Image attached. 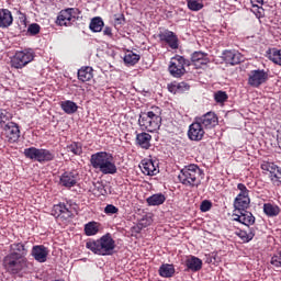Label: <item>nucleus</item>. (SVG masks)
Instances as JSON below:
<instances>
[{
	"label": "nucleus",
	"mask_w": 281,
	"mask_h": 281,
	"mask_svg": "<svg viewBox=\"0 0 281 281\" xmlns=\"http://www.w3.org/2000/svg\"><path fill=\"white\" fill-rule=\"evenodd\" d=\"M86 249L97 256H113L115 251V239L111 234H105L99 239H90L86 243Z\"/></svg>",
	"instance_id": "nucleus-2"
},
{
	"label": "nucleus",
	"mask_w": 281,
	"mask_h": 281,
	"mask_svg": "<svg viewBox=\"0 0 281 281\" xmlns=\"http://www.w3.org/2000/svg\"><path fill=\"white\" fill-rule=\"evenodd\" d=\"M2 128H3L4 135L9 139V142H16V139H19V137H21V131L19 130V125H16V123H14V122L8 123Z\"/></svg>",
	"instance_id": "nucleus-17"
},
{
	"label": "nucleus",
	"mask_w": 281,
	"mask_h": 281,
	"mask_svg": "<svg viewBox=\"0 0 281 281\" xmlns=\"http://www.w3.org/2000/svg\"><path fill=\"white\" fill-rule=\"evenodd\" d=\"M178 179L187 188H199L203 179V170L196 165H189L181 169Z\"/></svg>",
	"instance_id": "nucleus-5"
},
{
	"label": "nucleus",
	"mask_w": 281,
	"mask_h": 281,
	"mask_svg": "<svg viewBox=\"0 0 281 281\" xmlns=\"http://www.w3.org/2000/svg\"><path fill=\"white\" fill-rule=\"evenodd\" d=\"M169 74H171L173 78H181V76L186 74V58L179 55L171 58Z\"/></svg>",
	"instance_id": "nucleus-10"
},
{
	"label": "nucleus",
	"mask_w": 281,
	"mask_h": 281,
	"mask_svg": "<svg viewBox=\"0 0 281 281\" xmlns=\"http://www.w3.org/2000/svg\"><path fill=\"white\" fill-rule=\"evenodd\" d=\"M24 157L38 164H47V161H54L56 156L49 149L29 147L24 149Z\"/></svg>",
	"instance_id": "nucleus-6"
},
{
	"label": "nucleus",
	"mask_w": 281,
	"mask_h": 281,
	"mask_svg": "<svg viewBox=\"0 0 281 281\" xmlns=\"http://www.w3.org/2000/svg\"><path fill=\"white\" fill-rule=\"evenodd\" d=\"M79 16L80 10L77 8H68L59 12L56 19V23L60 26L69 27V25H74V23H76Z\"/></svg>",
	"instance_id": "nucleus-7"
},
{
	"label": "nucleus",
	"mask_w": 281,
	"mask_h": 281,
	"mask_svg": "<svg viewBox=\"0 0 281 281\" xmlns=\"http://www.w3.org/2000/svg\"><path fill=\"white\" fill-rule=\"evenodd\" d=\"M10 120H12V114L5 110H0V128L8 126V124H10Z\"/></svg>",
	"instance_id": "nucleus-35"
},
{
	"label": "nucleus",
	"mask_w": 281,
	"mask_h": 281,
	"mask_svg": "<svg viewBox=\"0 0 281 281\" xmlns=\"http://www.w3.org/2000/svg\"><path fill=\"white\" fill-rule=\"evenodd\" d=\"M268 58H269V60L274 63V65L281 66V48L280 49H278V48L269 49Z\"/></svg>",
	"instance_id": "nucleus-33"
},
{
	"label": "nucleus",
	"mask_w": 281,
	"mask_h": 281,
	"mask_svg": "<svg viewBox=\"0 0 281 281\" xmlns=\"http://www.w3.org/2000/svg\"><path fill=\"white\" fill-rule=\"evenodd\" d=\"M27 32L31 36H36V34H38L41 32V25L33 23V24L29 25Z\"/></svg>",
	"instance_id": "nucleus-41"
},
{
	"label": "nucleus",
	"mask_w": 281,
	"mask_h": 281,
	"mask_svg": "<svg viewBox=\"0 0 281 281\" xmlns=\"http://www.w3.org/2000/svg\"><path fill=\"white\" fill-rule=\"evenodd\" d=\"M249 203H251L249 196L237 195L234 202V212H241L247 210V207H249Z\"/></svg>",
	"instance_id": "nucleus-24"
},
{
	"label": "nucleus",
	"mask_w": 281,
	"mask_h": 281,
	"mask_svg": "<svg viewBox=\"0 0 281 281\" xmlns=\"http://www.w3.org/2000/svg\"><path fill=\"white\" fill-rule=\"evenodd\" d=\"M223 59L228 65H239V63H243V54H240L238 50H225L223 53Z\"/></svg>",
	"instance_id": "nucleus-19"
},
{
	"label": "nucleus",
	"mask_w": 281,
	"mask_h": 281,
	"mask_svg": "<svg viewBox=\"0 0 281 281\" xmlns=\"http://www.w3.org/2000/svg\"><path fill=\"white\" fill-rule=\"evenodd\" d=\"M272 183H281V169L280 167L276 166L269 175Z\"/></svg>",
	"instance_id": "nucleus-37"
},
{
	"label": "nucleus",
	"mask_w": 281,
	"mask_h": 281,
	"mask_svg": "<svg viewBox=\"0 0 281 281\" xmlns=\"http://www.w3.org/2000/svg\"><path fill=\"white\" fill-rule=\"evenodd\" d=\"M67 153L72 155H80L82 153V145L80 143H71L66 147Z\"/></svg>",
	"instance_id": "nucleus-38"
},
{
	"label": "nucleus",
	"mask_w": 281,
	"mask_h": 281,
	"mask_svg": "<svg viewBox=\"0 0 281 281\" xmlns=\"http://www.w3.org/2000/svg\"><path fill=\"white\" fill-rule=\"evenodd\" d=\"M214 100H215V102L223 104V102H227V93L224 91H217L214 94Z\"/></svg>",
	"instance_id": "nucleus-39"
},
{
	"label": "nucleus",
	"mask_w": 281,
	"mask_h": 281,
	"mask_svg": "<svg viewBox=\"0 0 281 281\" xmlns=\"http://www.w3.org/2000/svg\"><path fill=\"white\" fill-rule=\"evenodd\" d=\"M158 37L160 38V41H162V43H167V45H169L171 49L179 48V38L175 34V32L166 30L164 32H160Z\"/></svg>",
	"instance_id": "nucleus-16"
},
{
	"label": "nucleus",
	"mask_w": 281,
	"mask_h": 281,
	"mask_svg": "<svg viewBox=\"0 0 281 281\" xmlns=\"http://www.w3.org/2000/svg\"><path fill=\"white\" fill-rule=\"evenodd\" d=\"M78 179H79L78 171L76 170L65 171L59 177V186L68 189L74 188L75 186H77Z\"/></svg>",
	"instance_id": "nucleus-12"
},
{
	"label": "nucleus",
	"mask_w": 281,
	"mask_h": 281,
	"mask_svg": "<svg viewBox=\"0 0 281 281\" xmlns=\"http://www.w3.org/2000/svg\"><path fill=\"white\" fill-rule=\"evenodd\" d=\"M187 5L189 10H192V12H199V10H203V1L201 0H188Z\"/></svg>",
	"instance_id": "nucleus-36"
},
{
	"label": "nucleus",
	"mask_w": 281,
	"mask_h": 281,
	"mask_svg": "<svg viewBox=\"0 0 281 281\" xmlns=\"http://www.w3.org/2000/svg\"><path fill=\"white\" fill-rule=\"evenodd\" d=\"M14 23V18L12 12L8 9H0V27L5 29L10 27Z\"/></svg>",
	"instance_id": "nucleus-22"
},
{
	"label": "nucleus",
	"mask_w": 281,
	"mask_h": 281,
	"mask_svg": "<svg viewBox=\"0 0 281 281\" xmlns=\"http://www.w3.org/2000/svg\"><path fill=\"white\" fill-rule=\"evenodd\" d=\"M210 63V58L207 55H204L196 64H194L196 67H205Z\"/></svg>",
	"instance_id": "nucleus-48"
},
{
	"label": "nucleus",
	"mask_w": 281,
	"mask_h": 281,
	"mask_svg": "<svg viewBox=\"0 0 281 281\" xmlns=\"http://www.w3.org/2000/svg\"><path fill=\"white\" fill-rule=\"evenodd\" d=\"M138 126L142 131L156 133L161 128V109L153 108L151 111L143 112L138 119Z\"/></svg>",
	"instance_id": "nucleus-4"
},
{
	"label": "nucleus",
	"mask_w": 281,
	"mask_h": 281,
	"mask_svg": "<svg viewBox=\"0 0 281 281\" xmlns=\"http://www.w3.org/2000/svg\"><path fill=\"white\" fill-rule=\"evenodd\" d=\"M53 216H55V218H61L64 221H67V218H71L72 213L71 211H69V209H67V205L59 203L54 205Z\"/></svg>",
	"instance_id": "nucleus-20"
},
{
	"label": "nucleus",
	"mask_w": 281,
	"mask_h": 281,
	"mask_svg": "<svg viewBox=\"0 0 281 281\" xmlns=\"http://www.w3.org/2000/svg\"><path fill=\"white\" fill-rule=\"evenodd\" d=\"M159 276L161 278H172L175 276V266L170 263H164L159 268Z\"/></svg>",
	"instance_id": "nucleus-30"
},
{
	"label": "nucleus",
	"mask_w": 281,
	"mask_h": 281,
	"mask_svg": "<svg viewBox=\"0 0 281 281\" xmlns=\"http://www.w3.org/2000/svg\"><path fill=\"white\" fill-rule=\"evenodd\" d=\"M279 148H281V138L278 140Z\"/></svg>",
	"instance_id": "nucleus-53"
},
{
	"label": "nucleus",
	"mask_w": 281,
	"mask_h": 281,
	"mask_svg": "<svg viewBox=\"0 0 281 281\" xmlns=\"http://www.w3.org/2000/svg\"><path fill=\"white\" fill-rule=\"evenodd\" d=\"M60 108L68 115H71V114L76 113V111H78V104H76V102L69 101V100L61 101Z\"/></svg>",
	"instance_id": "nucleus-28"
},
{
	"label": "nucleus",
	"mask_w": 281,
	"mask_h": 281,
	"mask_svg": "<svg viewBox=\"0 0 281 281\" xmlns=\"http://www.w3.org/2000/svg\"><path fill=\"white\" fill-rule=\"evenodd\" d=\"M124 21V16H120L115 19V23H117L119 25H122V22Z\"/></svg>",
	"instance_id": "nucleus-52"
},
{
	"label": "nucleus",
	"mask_w": 281,
	"mask_h": 281,
	"mask_svg": "<svg viewBox=\"0 0 281 281\" xmlns=\"http://www.w3.org/2000/svg\"><path fill=\"white\" fill-rule=\"evenodd\" d=\"M269 80V71L265 69L250 70L248 74V85L258 89L261 85H265Z\"/></svg>",
	"instance_id": "nucleus-9"
},
{
	"label": "nucleus",
	"mask_w": 281,
	"mask_h": 281,
	"mask_svg": "<svg viewBox=\"0 0 281 281\" xmlns=\"http://www.w3.org/2000/svg\"><path fill=\"white\" fill-rule=\"evenodd\" d=\"M263 212L266 216H278L280 214V206L271 203H265L263 204Z\"/></svg>",
	"instance_id": "nucleus-31"
},
{
	"label": "nucleus",
	"mask_w": 281,
	"mask_h": 281,
	"mask_svg": "<svg viewBox=\"0 0 281 281\" xmlns=\"http://www.w3.org/2000/svg\"><path fill=\"white\" fill-rule=\"evenodd\" d=\"M31 256L37 261V262H47V256H49V249L45 247L44 245H37L33 246Z\"/></svg>",
	"instance_id": "nucleus-18"
},
{
	"label": "nucleus",
	"mask_w": 281,
	"mask_h": 281,
	"mask_svg": "<svg viewBox=\"0 0 281 281\" xmlns=\"http://www.w3.org/2000/svg\"><path fill=\"white\" fill-rule=\"evenodd\" d=\"M276 164L273 162H269V161H262L261 162V170H263V172H269V175H271V172L273 171V169L276 168Z\"/></svg>",
	"instance_id": "nucleus-40"
},
{
	"label": "nucleus",
	"mask_w": 281,
	"mask_h": 281,
	"mask_svg": "<svg viewBox=\"0 0 281 281\" xmlns=\"http://www.w3.org/2000/svg\"><path fill=\"white\" fill-rule=\"evenodd\" d=\"M27 249L23 243H14L10 245V254L3 258V267L9 273H21L27 269Z\"/></svg>",
	"instance_id": "nucleus-1"
},
{
	"label": "nucleus",
	"mask_w": 281,
	"mask_h": 281,
	"mask_svg": "<svg viewBox=\"0 0 281 281\" xmlns=\"http://www.w3.org/2000/svg\"><path fill=\"white\" fill-rule=\"evenodd\" d=\"M34 60V52L32 49L19 50L11 59V65L14 69H23Z\"/></svg>",
	"instance_id": "nucleus-8"
},
{
	"label": "nucleus",
	"mask_w": 281,
	"mask_h": 281,
	"mask_svg": "<svg viewBox=\"0 0 281 281\" xmlns=\"http://www.w3.org/2000/svg\"><path fill=\"white\" fill-rule=\"evenodd\" d=\"M201 212H210L212 210V202L204 200L200 205Z\"/></svg>",
	"instance_id": "nucleus-45"
},
{
	"label": "nucleus",
	"mask_w": 281,
	"mask_h": 281,
	"mask_svg": "<svg viewBox=\"0 0 281 281\" xmlns=\"http://www.w3.org/2000/svg\"><path fill=\"white\" fill-rule=\"evenodd\" d=\"M184 91H190V85H188L187 82H179L178 93H184Z\"/></svg>",
	"instance_id": "nucleus-47"
},
{
	"label": "nucleus",
	"mask_w": 281,
	"mask_h": 281,
	"mask_svg": "<svg viewBox=\"0 0 281 281\" xmlns=\"http://www.w3.org/2000/svg\"><path fill=\"white\" fill-rule=\"evenodd\" d=\"M89 27L91 32H102V27H104V21H102V18H93Z\"/></svg>",
	"instance_id": "nucleus-34"
},
{
	"label": "nucleus",
	"mask_w": 281,
	"mask_h": 281,
	"mask_svg": "<svg viewBox=\"0 0 281 281\" xmlns=\"http://www.w3.org/2000/svg\"><path fill=\"white\" fill-rule=\"evenodd\" d=\"M186 266L189 271H193V272L201 271V269H203V260H201L199 257L190 256L186 260Z\"/></svg>",
	"instance_id": "nucleus-23"
},
{
	"label": "nucleus",
	"mask_w": 281,
	"mask_h": 281,
	"mask_svg": "<svg viewBox=\"0 0 281 281\" xmlns=\"http://www.w3.org/2000/svg\"><path fill=\"white\" fill-rule=\"evenodd\" d=\"M207 54L203 53V52H195L192 54L191 56V60L193 63V65L198 64L200 59L205 58Z\"/></svg>",
	"instance_id": "nucleus-43"
},
{
	"label": "nucleus",
	"mask_w": 281,
	"mask_h": 281,
	"mask_svg": "<svg viewBox=\"0 0 281 281\" xmlns=\"http://www.w3.org/2000/svg\"><path fill=\"white\" fill-rule=\"evenodd\" d=\"M123 60L125 65H130V66L137 65V63H139V55L131 50H127L125 53Z\"/></svg>",
	"instance_id": "nucleus-32"
},
{
	"label": "nucleus",
	"mask_w": 281,
	"mask_h": 281,
	"mask_svg": "<svg viewBox=\"0 0 281 281\" xmlns=\"http://www.w3.org/2000/svg\"><path fill=\"white\" fill-rule=\"evenodd\" d=\"M117 212H120V209H117L115 205L113 204H108L104 207V214H108V216H111L113 214H117Z\"/></svg>",
	"instance_id": "nucleus-42"
},
{
	"label": "nucleus",
	"mask_w": 281,
	"mask_h": 281,
	"mask_svg": "<svg viewBox=\"0 0 281 281\" xmlns=\"http://www.w3.org/2000/svg\"><path fill=\"white\" fill-rule=\"evenodd\" d=\"M188 137L191 142H201L205 137V128L195 119L194 122L189 126Z\"/></svg>",
	"instance_id": "nucleus-11"
},
{
	"label": "nucleus",
	"mask_w": 281,
	"mask_h": 281,
	"mask_svg": "<svg viewBox=\"0 0 281 281\" xmlns=\"http://www.w3.org/2000/svg\"><path fill=\"white\" fill-rule=\"evenodd\" d=\"M140 170L143 175L155 177V175H158L159 172V164L153 159H143L140 162Z\"/></svg>",
	"instance_id": "nucleus-15"
},
{
	"label": "nucleus",
	"mask_w": 281,
	"mask_h": 281,
	"mask_svg": "<svg viewBox=\"0 0 281 281\" xmlns=\"http://www.w3.org/2000/svg\"><path fill=\"white\" fill-rule=\"evenodd\" d=\"M93 78V68L89 66L81 67L78 70V80L81 82H89Z\"/></svg>",
	"instance_id": "nucleus-26"
},
{
	"label": "nucleus",
	"mask_w": 281,
	"mask_h": 281,
	"mask_svg": "<svg viewBox=\"0 0 281 281\" xmlns=\"http://www.w3.org/2000/svg\"><path fill=\"white\" fill-rule=\"evenodd\" d=\"M195 120H198L204 128H214L215 126H218V116L214 112H207L202 116H196Z\"/></svg>",
	"instance_id": "nucleus-13"
},
{
	"label": "nucleus",
	"mask_w": 281,
	"mask_h": 281,
	"mask_svg": "<svg viewBox=\"0 0 281 281\" xmlns=\"http://www.w3.org/2000/svg\"><path fill=\"white\" fill-rule=\"evenodd\" d=\"M269 0H250L252 8H258V10H262V5L267 3Z\"/></svg>",
	"instance_id": "nucleus-46"
},
{
	"label": "nucleus",
	"mask_w": 281,
	"mask_h": 281,
	"mask_svg": "<svg viewBox=\"0 0 281 281\" xmlns=\"http://www.w3.org/2000/svg\"><path fill=\"white\" fill-rule=\"evenodd\" d=\"M233 216L234 221L241 223V225H245V227H249V225H254V223H256V217H254V214L247 210L234 211Z\"/></svg>",
	"instance_id": "nucleus-14"
},
{
	"label": "nucleus",
	"mask_w": 281,
	"mask_h": 281,
	"mask_svg": "<svg viewBox=\"0 0 281 281\" xmlns=\"http://www.w3.org/2000/svg\"><path fill=\"white\" fill-rule=\"evenodd\" d=\"M146 201H147V204L150 206L164 205V203H166V195H164L162 193H156L147 198Z\"/></svg>",
	"instance_id": "nucleus-29"
},
{
	"label": "nucleus",
	"mask_w": 281,
	"mask_h": 281,
	"mask_svg": "<svg viewBox=\"0 0 281 281\" xmlns=\"http://www.w3.org/2000/svg\"><path fill=\"white\" fill-rule=\"evenodd\" d=\"M102 225L95 221L89 222L85 225V234L86 236H95L100 233V228Z\"/></svg>",
	"instance_id": "nucleus-27"
},
{
	"label": "nucleus",
	"mask_w": 281,
	"mask_h": 281,
	"mask_svg": "<svg viewBox=\"0 0 281 281\" xmlns=\"http://www.w3.org/2000/svg\"><path fill=\"white\" fill-rule=\"evenodd\" d=\"M90 164L94 170H100L102 175H115L117 166L113 155L106 151H98L90 157Z\"/></svg>",
	"instance_id": "nucleus-3"
},
{
	"label": "nucleus",
	"mask_w": 281,
	"mask_h": 281,
	"mask_svg": "<svg viewBox=\"0 0 281 281\" xmlns=\"http://www.w3.org/2000/svg\"><path fill=\"white\" fill-rule=\"evenodd\" d=\"M237 190H239L238 196H249V190L244 183H238L237 184Z\"/></svg>",
	"instance_id": "nucleus-44"
},
{
	"label": "nucleus",
	"mask_w": 281,
	"mask_h": 281,
	"mask_svg": "<svg viewBox=\"0 0 281 281\" xmlns=\"http://www.w3.org/2000/svg\"><path fill=\"white\" fill-rule=\"evenodd\" d=\"M150 139H153V136H150V134L146 132L136 135V144L145 150H148V148H150Z\"/></svg>",
	"instance_id": "nucleus-25"
},
{
	"label": "nucleus",
	"mask_w": 281,
	"mask_h": 281,
	"mask_svg": "<svg viewBox=\"0 0 281 281\" xmlns=\"http://www.w3.org/2000/svg\"><path fill=\"white\" fill-rule=\"evenodd\" d=\"M236 236L240 238L241 243H249L254 240V236H256V229L254 227L245 226V228L236 232Z\"/></svg>",
	"instance_id": "nucleus-21"
},
{
	"label": "nucleus",
	"mask_w": 281,
	"mask_h": 281,
	"mask_svg": "<svg viewBox=\"0 0 281 281\" xmlns=\"http://www.w3.org/2000/svg\"><path fill=\"white\" fill-rule=\"evenodd\" d=\"M104 36H113L112 30L109 26H105L103 30Z\"/></svg>",
	"instance_id": "nucleus-51"
},
{
	"label": "nucleus",
	"mask_w": 281,
	"mask_h": 281,
	"mask_svg": "<svg viewBox=\"0 0 281 281\" xmlns=\"http://www.w3.org/2000/svg\"><path fill=\"white\" fill-rule=\"evenodd\" d=\"M95 189L98 190L99 194H101L102 196L106 194V189H104V184L97 183Z\"/></svg>",
	"instance_id": "nucleus-49"
},
{
	"label": "nucleus",
	"mask_w": 281,
	"mask_h": 281,
	"mask_svg": "<svg viewBox=\"0 0 281 281\" xmlns=\"http://www.w3.org/2000/svg\"><path fill=\"white\" fill-rule=\"evenodd\" d=\"M168 89H169L170 93H179V88H178L177 82H173V83L169 85Z\"/></svg>",
	"instance_id": "nucleus-50"
}]
</instances>
